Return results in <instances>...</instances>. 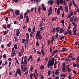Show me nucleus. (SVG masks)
<instances>
[{
  "label": "nucleus",
  "instance_id": "obj_30",
  "mask_svg": "<svg viewBox=\"0 0 79 79\" xmlns=\"http://www.w3.org/2000/svg\"><path fill=\"white\" fill-rule=\"evenodd\" d=\"M14 47L15 50L17 49V44H14Z\"/></svg>",
  "mask_w": 79,
  "mask_h": 79
},
{
  "label": "nucleus",
  "instance_id": "obj_40",
  "mask_svg": "<svg viewBox=\"0 0 79 79\" xmlns=\"http://www.w3.org/2000/svg\"><path fill=\"white\" fill-rule=\"evenodd\" d=\"M33 66L31 65V68H30L31 71H33Z\"/></svg>",
  "mask_w": 79,
  "mask_h": 79
},
{
  "label": "nucleus",
  "instance_id": "obj_60",
  "mask_svg": "<svg viewBox=\"0 0 79 79\" xmlns=\"http://www.w3.org/2000/svg\"><path fill=\"white\" fill-rule=\"evenodd\" d=\"M42 8L43 10L44 11H45L46 10V8H45V7H43Z\"/></svg>",
  "mask_w": 79,
  "mask_h": 79
},
{
  "label": "nucleus",
  "instance_id": "obj_62",
  "mask_svg": "<svg viewBox=\"0 0 79 79\" xmlns=\"http://www.w3.org/2000/svg\"><path fill=\"white\" fill-rule=\"evenodd\" d=\"M22 53H24V49L23 48H22Z\"/></svg>",
  "mask_w": 79,
  "mask_h": 79
},
{
  "label": "nucleus",
  "instance_id": "obj_14",
  "mask_svg": "<svg viewBox=\"0 0 79 79\" xmlns=\"http://www.w3.org/2000/svg\"><path fill=\"white\" fill-rule=\"evenodd\" d=\"M67 31H69V35L71 36L73 35L72 34V31H71V30H68Z\"/></svg>",
  "mask_w": 79,
  "mask_h": 79
},
{
  "label": "nucleus",
  "instance_id": "obj_8",
  "mask_svg": "<svg viewBox=\"0 0 79 79\" xmlns=\"http://www.w3.org/2000/svg\"><path fill=\"white\" fill-rule=\"evenodd\" d=\"M36 28L35 27V26H34L33 27V28L32 29V33H34V32L35 31Z\"/></svg>",
  "mask_w": 79,
  "mask_h": 79
},
{
  "label": "nucleus",
  "instance_id": "obj_3",
  "mask_svg": "<svg viewBox=\"0 0 79 79\" xmlns=\"http://www.w3.org/2000/svg\"><path fill=\"white\" fill-rule=\"evenodd\" d=\"M36 39H38L39 40H42V36L41 35H36Z\"/></svg>",
  "mask_w": 79,
  "mask_h": 79
},
{
  "label": "nucleus",
  "instance_id": "obj_12",
  "mask_svg": "<svg viewBox=\"0 0 79 79\" xmlns=\"http://www.w3.org/2000/svg\"><path fill=\"white\" fill-rule=\"evenodd\" d=\"M59 31L60 33H63V32L64 31V30L62 28H60L59 30Z\"/></svg>",
  "mask_w": 79,
  "mask_h": 79
},
{
  "label": "nucleus",
  "instance_id": "obj_20",
  "mask_svg": "<svg viewBox=\"0 0 79 79\" xmlns=\"http://www.w3.org/2000/svg\"><path fill=\"white\" fill-rule=\"evenodd\" d=\"M58 52V50H56L52 52L53 54H55V53H56Z\"/></svg>",
  "mask_w": 79,
  "mask_h": 79
},
{
  "label": "nucleus",
  "instance_id": "obj_1",
  "mask_svg": "<svg viewBox=\"0 0 79 79\" xmlns=\"http://www.w3.org/2000/svg\"><path fill=\"white\" fill-rule=\"evenodd\" d=\"M21 69H22V71L24 73V72H25L27 70V67H26V66H25L23 67V65H21Z\"/></svg>",
  "mask_w": 79,
  "mask_h": 79
},
{
  "label": "nucleus",
  "instance_id": "obj_32",
  "mask_svg": "<svg viewBox=\"0 0 79 79\" xmlns=\"http://www.w3.org/2000/svg\"><path fill=\"white\" fill-rule=\"evenodd\" d=\"M33 34H34V33H32V32H31L30 34V38H32V35Z\"/></svg>",
  "mask_w": 79,
  "mask_h": 79
},
{
  "label": "nucleus",
  "instance_id": "obj_63",
  "mask_svg": "<svg viewBox=\"0 0 79 79\" xmlns=\"http://www.w3.org/2000/svg\"><path fill=\"white\" fill-rule=\"evenodd\" d=\"M72 23L73 26H76V23L74 22H72Z\"/></svg>",
  "mask_w": 79,
  "mask_h": 79
},
{
  "label": "nucleus",
  "instance_id": "obj_2",
  "mask_svg": "<svg viewBox=\"0 0 79 79\" xmlns=\"http://www.w3.org/2000/svg\"><path fill=\"white\" fill-rule=\"evenodd\" d=\"M14 31H15V32H16V35L17 37H18L19 36L20 34V31H19V29H17L16 30L15 29Z\"/></svg>",
  "mask_w": 79,
  "mask_h": 79
},
{
  "label": "nucleus",
  "instance_id": "obj_31",
  "mask_svg": "<svg viewBox=\"0 0 79 79\" xmlns=\"http://www.w3.org/2000/svg\"><path fill=\"white\" fill-rule=\"evenodd\" d=\"M72 69L71 68L68 69H67V71L68 73H70L71 72V71Z\"/></svg>",
  "mask_w": 79,
  "mask_h": 79
},
{
  "label": "nucleus",
  "instance_id": "obj_36",
  "mask_svg": "<svg viewBox=\"0 0 79 79\" xmlns=\"http://www.w3.org/2000/svg\"><path fill=\"white\" fill-rule=\"evenodd\" d=\"M77 19H78L77 17H75L74 19V21L77 22Z\"/></svg>",
  "mask_w": 79,
  "mask_h": 79
},
{
  "label": "nucleus",
  "instance_id": "obj_59",
  "mask_svg": "<svg viewBox=\"0 0 79 79\" xmlns=\"http://www.w3.org/2000/svg\"><path fill=\"white\" fill-rule=\"evenodd\" d=\"M44 30V27H41L40 28V31H42Z\"/></svg>",
  "mask_w": 79,
  "mask_h": 79
},
{
  "label": "nucleus",
  "instance_id": "obj_38",
  "mask_svg": "<svg viewBox=\"0 0 79 79\" xmlns=\"http://www.w3.org/2000/svg\"><path fill=\"white\" fill-rule=\"evenodd\" d=\"M28 31L29 32H31V28L30 27L28 29Z\"/></svg>",
  "mask_w": 79,
  "mask_h": 79
},
{
  "label": "nucleus",
  "instance_id": "obj_27",
  "mask_svg": "<svg viewBox=\"0 0 79 79\" xmlns=\"http://www.w3.org/2000/svg\"><path fill=\"white\" fill-rule=\"evenodd\" d=\"M55 41V36H53L51 39V42H53V41Z\"/></svg>",
  "mask_w": 79,
  "mask_h": 79
},
{
  "label": "nucleus",
  "instance_id": "obj_57",
  "mask_svg": "<svg viewBox=\"0 0 79 79\" xmlns=\"http://www.w3.org/2000/svg\"><path fill=\"white\" fill-rule=\"evenodd\" d=\"M29 38H27V37H26V41H29Z\"/></svg>",
  "mask_w": 79,
  "mask_h": 79
},
{
  "label": "nucleus",
  "instance_id": "obj_47",
  "mask_svg": "<svg viewBox=\"0 0 79 79\" xmlns=\"http://www.w3.org/2000/svg\"><path fill=\"white\" fill-rule=\"evenodd\" d=\"M26 42V39H23L22 40V43H24Z\"/></svg>",
  "mask_w": 79,
  "mask_h": 79
},
{
  "label": "nucleus",
  "instance_id": "obj_6",
  "mask_svg": "<svg viewBox=\"0 0 79 79\" xmlns=\"http://www.w3.org/2000/svg\"><path fill=\"white\" fill-rule=\"evenodd\" d=\"M27 64V61H24L23 65L24 66H26Z\"/></svg>",
  "mask_w": 79,
  "mask_h": 79
},
{
  "label": "nucleus",
  "instance_id": "obj_25",
  "mask_svg": "<svg viewBox=\"0 0 79 79\" xmlns=\"http://www.w3.org/2000/svg\"><path fill=\"white\" fill-rule=\"evenodd\" d=\"M65 69H66V68L64 67H63L62 69V70L63 71V72L64 73H65V72H66V71L65 70Z\"/></svg>",
  "mask_w": 79,
  "mask_h": 79
},
{
  "label": "nucleus",
  "instance_id": "obj_11",
  "mask_svg": "<svg viewBox=\"0 0 79 79\" xmlns=\"http://www.w3.org/2000/svg\"><path fill=\"white\" fill-rule=\"evenodd\" d=\"M41 52L42 55H43V56H45V52H44V50H41Z\"/></svg>",
  "mask_w": 79,
  "mask_h": 79
},
{
  "label": "nucleus",
  "instance_id": "obj_46",
  "mask_svg": "<svg viewBox=\"0 0 79 79\" xmlns=\"http://www.w3.org/2000/svg\"><path fill=\"white\" fill-rule=\"evenodd\" d=\"M55 37V39H58V34L56 33Z\"/></svg>",
  "mask_w": 79,
  "mask_h": 79
},
{
  "label": "nucleus",
  "instance_id": "obj_9",
  "mask_svg": "<svg viewBox=\"0 0 79 79\" xmlns=\"http://www.w3.org/2000/svg\"><path fill=\"white\" fill-rule=\"evenodd\" d=\"M26 18V22L29 23V17H28V16H27Z\"/></svg>",
  "mask_w": 79,
  "mask_h": 79
},
{
  "label": "nucleus",
  "instance_id": "obj_17",
  "mask_svg": "<svg viewBox=\"0 0 79 79\" xmlns=\"http://www.w3.org/2000/svg\"><path fill=\"white\" fill-rule=\"evenodd\" d=\"M74 16H73L70 18V21L71 22L73 21V22H74Z\"/></svg>",
  "mask_w": 79,
  "mask_h": 79
},
{
  "label": "nucleus",
  "instance_id": "obj_53",
  "mask_svg": "<svg viewBox=\"0 0 79 79\" xmlns=\"http://www.w3.org/2000/svg\"><path fill=\"white\" fill-rule=\"evenodd\" d=\"M24 61H27V56H25L24 57Z\"/></svg>",
  "mask_w": 79,
  "mask_h": 79
},
{
  "label": "nucleus",
  "instance_id": "obj_51",
  "mask_svg": "<svg viewBox=\"0 0 79 79\" xmlns=\"http://www.w3.org/2000/svg\"><path fill=\"white\" fill-rule=\"evenodd\" d=\"M28 14H29V13L31 12V10H27V12H26Z\"/></svg>",
  "mask_w": 79,
  "mask_h": 79
},
{
  "label": "nucleus",
  "instance_id": "obj_13",
  "mask_svg": "<svg viewBox=\"0 0 79 79\" xmlns=\"http://www.w3.org/2000/svg\"><path fill=\"white\" fill-rule=\"evenodd\" d=\"M7 64H8V61H6L4 64H2V67H4V66H5V65H7Z\"/></svg>",
  "mask_w": 79,
  "mask_h": 79
},
{
  "label": "nucleus",
  "instance_id": "obj_43",
  "mask_svg": "<svg viewBox=\"0 0 79 79\" xmlns=\"http://www.w3.org/2000/svg\"><path fill=\"white\" fill-rule=\"evenodd\" d=\"M40 68H41V69H45L44 68V66L43 65H41V66L40 67Z\"/></svg>",
  "mask_w": 79,
  "mask_h": 79
},
{
  "label": "nucleus",
  "instance_id": "obj_48",
  "mask_svg": "<svg viewBox=\"0 0 79 79\" xmlns=\"http://www.w3.org/2000/svg\"><path fill=\"white\" fill-rule=\"evenodd\" d=\"M61 23L63 24H64V20H62L61 21Z\"/></svg>",
  "mask_w": 79,
  "mask_h": 79
},
{
  "label": "nucleus",
  "instance_id": "obj_24",
  "mask_svg": "<svg viewBox=\"0 0 79 79\" xmlns=\"http://www.w3.org/2000/svg\"><path fill=\"white\" fill-rule=\"evenodd\" d=\"M65 9L67 12H68V6H66Z\"/></svg>",
  "mask_w": 79,
  "mask_h": 79
},
{
  "label": "nucleus",
  "instance_id": "obj_52",
  "mask_svg": "<svg viewBox=\"0 0 79 79\" xmlns=\"http://www.w3.org/2000/svg\"><path fill=\"white\" fill-rule=\"evenodd\" d=\"M8 20V17H6L5 18V21H6V22H7Z\"/></svg>",
  "mask_w": 79,
  "mask_h": 79
},
{
  "label": "nucleus",
  "instance_id": "obj_42",
  "mask_svg": "<svg viewBox=\"0 0 79 79\" xmlns=\"http://www.w3.org/2000/svg\"><path fill=\"white\" fill-rule=\"evenodd\" d=\"M27 12H25L24 14V17L25 18H26V16H26V15H27Z\"/></svg>",
  "mask_w": 79,
  "mask_h": 79
},
{
  "label": "nucleus",
  "instance_id": "obj_54",
  "mask_svg": "<svg viewBox=\"0 0 79 79\" xmlns=\"http://www.w3.org/2000/svg\"><path fill=\"white\" fill-rule=\"evenodd\" d=\"M59 2H60V1H59V0H58L57 1V4L58 6H59V5H60V3H59Z\"/></svg>",
  "mask_w": 79,
  "mask_h": 79
},
{
  "label": "nucleus",
  "instance_id": "obj_44",
  "mask_svg": "<svg viewBox=\"0 0 79 79\" xmlns=\"http://www.w3.org/2000/svg\"><path fill=\"white\" fill-rule=\"evenodd\" d=\"M59 72H57L56 71V72H55V74H56V76H57V75H58L59 74Z\"/></svg>",
  "mask_w": 79,
  "mask_h": 79
},
{
  "label": "nucleus",
  "instance_id": "obj_16",
  "mask_svg": "<svg viewBox=\"0 0 79 79\" xmlns=\"http://www.w3.org/2000/svg\"><path fill=\"white\" fill-rule=\"evenodd\" d=\"M53 11V10H52V7L51 6L49 10L48 11V12H50L49 13H52Z\"/></svg>",
  "mask_w": 79,
  "mask_h": 79
},
{
  "label": "nucleus",
  "instance_id": "obj_45",
  "mask_svg": "<svg viewBox=\"0 0 79 79\" xmlns=\"http://www.w3.org/2000/svg\"><path fill=\"white\" fill-rule=\"evenodd\" d=\"M64 39V37L63 36H61L60 37V40H63V39Z\"/></svg>",
  "mask_w": 79,
  "mask_h": 79
},
{
  "label": "nucleus",
  "instance_id": "obj_55",
  "mask_svg": "<svg viewBox=\"0 0 79 79\" xmlns=\"http://www.w3.org/2000/svg\"><path fill=\"white\" fill-rule=\"evenodd\" d=\"M36 43V45H37V46H38V47H39V42H38V41H37Z\"/></svg>",
  "mask_w": 79,
  "mask_h": 79
},
{
  "label": "nucleus",
  "instance_id": "obj_19",
  "mask_svg": "<svg viewBox=\"0 0 79 79\" xmlns=\"http://www.w3.org/2000/svg\"><path fill=\"white\" fill-rule=\"evenodd\" d=\"M48 3H50L51 5H52V4L53 3V1L52 0H51L48 2Z\"/></svg>",
  "mask_w": 79,
  "mask_h": 79
},
{
  "label": "nucleus",
  "instance_id": "obj_34",
  "mask_svg": "<svg viewBox=\"0 0 79 79\" xmlns=\"http://www.w3.org/2000/svg\"><path fill=\"white\" fill-rule=\"evenodd\" d=\"M62 49H63L64 52H65V51H67V50H68V49H66L64 48H62Z\"/></svg>",
  "mask_w": 79,
  "mask_h": 79
},
{
  "label": "nucleus",
  "instance_id": "obj_50",
  "mask_svg": "<svg viewBox=\"0 0 79 79\" xmlns=\"http://www.w3.org/2000/svg\"><path fill=\"white\" fill-rule=\"evenodd\" d=\"M57 62H58V61H57V62H56V60L55 61V63H54V66H56V64H57Z\"/></svg>",
  "mask_w": 79,
  "mask_h": 79
},
{
  "label": "nucleus",
  "instance_id": "obj_58",
  "mask_svg": "<svg viewBox=\"0 0 79 79\" xmlns=\"http://www.w3.org/2000/svg\"><path fill=\"white\" fill-rule=\"evenodd\" d=\"M21 73V72L20 71H19L18 70H17V72H16V73H17L18 74H19Z\"/></svg>",
  "mask_w": 79,
  "mask_h": 79
},
{
  "label": "nucleus",
  "instance_id": "obj_22",
  "mask_svg": "<svg viewBox=\"0 0 79 79\" xmlns=\"http://www.w3.org/2000/svg\"><path fill=\"white\" fill-rule=\"evenodd\" d=\"M14 39L15 40V42H18V39H17V38L16 36H15L14 37Z\"/></svg>",
  "mask_w": 79,
  "mask_h": 79
},
{
  "label": "nucleus",
  "instance_id": "obj_28",
  "mask_svg": "<svg viewBox=\"0 0 79 79\" xmlns=\"http://www.w3.org/2000/svg\"><path fill=\"white\" fill-rule=\"evenodd\" d=\"M40 31L39 30L38 31H37V33L36 34V35H40Z\"/></svg>",
  "mask_w": 79,
  "mask_h": 79
},
{
  "label": "nucleus",
  "instance_id": "obj_35",
  "mask_svg": "<svg viewBox=\"0 0 79 79\" xmlns=\"http://www.w3.org/2000/svg\"><path fill=\"white\" fill-rule=\"evenodd\" d=\"M73 66L74 68H76V64L75 63H74L73 64Z\"/></svg>",
  "mask_w": 79,
  "mask_h": 79
},
{
  "label": "nucleus",
  "instance_id": "obj_15",
  "mask_svg": "<svg viewBox=\"0 0 79 79\" xmlns=\"http://www.w3.org/2000/svg\"><path fill=\"white\" fill-rule=\"evenodd\" d=\"M76 29H75V30L73 31V35H76Z\"/></svg>",
  "mask_w": 79,
  "mask_h": 79
},
{
  "label": "nucleus",
  "instance_id": "obj_23",
  "mask_svg": "<svg viewBox=\"0 0 79 79\" xmlns=\"http://www.w3.org/2000/svg\"><path fill=\"white\" fill-rule=\"evenodd\" d=\"M40 10H41V8L40 7L38 9V12H39V14H40Z\"/></svg>",
  "mask_w": 79,
  "mask_h": 79
},
{
  "label": "nucleus",
  "instance_id": "obj_26",
  "mask_svg": "<svg viewBox=\"0 0 79 79\" xmlns=\"http://www.w3.org/2000/svg\"><path fill=\"white\" fill-rule=\"evenodd\" d=\"M28 74V70H27L25 73H24V75L25 76H27Z\"/></svg>",
  "mask_w": 79,
  "mask_h": 79
},
{
  "label": "nucleus",
  "instance_id": "obj_56",
  "mask_svg": "<svg viewBox=\"0 0 79 79\" xmlns=\"http://www.w3.org/2000/svg\"><path fill=\"white\" fill-rule=\"evenodd\" d=\"M26 35H27V37L29 38V34L27 33H26Z\"/></svg>",
  "mask_w": 79,
  "mask_h": 79
},
{
  "label": "nucleus",
  "instance_id": "obj_49",
  "mask_svg": "<svg viewBox=\"0 0 79 79\" xmlns=\"http://www.w3.org/2000/svg\"><path fill=\"white\" fill-rule=\"evenodd\" d=\"M69 34V31H67L64 34V35H66L67 34Z\"/></svg>",
  "mask_w": 79,
  "mask_h": 79
},
{
  "label": "nucleus",
  "instance_id": "obj_18",
  "mask_svg": "<svg viewBox=\"0 0 79 79\" xmlns=\"http://www.w3.org/2000/svg\"><path fill=\"white\" fill-rule=\"evenodd\" d=\"M11 44H12V42L11 41H10L7 44L8 47H10V46H11Z\"/></svg>",
  "mask_w": 79,
  "mask_h": 79
},
{
  "label": "nucleus",
  "instance_id": "obj_64",
  "mask_svg": "<svg viewBox=\"0 0 79 79\" xmlns=\"http://www.w3.org/2000/svg\"><path fill=\"white\" fill-rule=\"evenodd\" d=\"M76 66H77V68H79V63H77Z\"/></svg>",
  "mask_w": 79,
  "mask_h": 79
},
{
  "label": "nucleus",
  "instance_id": "obj_4",
  "mask_svg": "<svg viewBox=\"0 0 79 79\" xmlns=\"http://www.w3.org/2000/svg\"><path fill=\"white\" fill-rule=\"evenodd\" d=\"M55 61V58H52L51 59V60H49V62L50 63H51L52 64H54V62Z\"/></svg>",
  "mask_w": 79,
  "mask_h": 79
},
{
  "label": "nucleus",
  "instance_id": "obj_29",
  "mask_svg": "<svg viewBox=\"0 0 79 79\" xmlns=\"http://www.w3.org/2000/svg\"><path fill=\"white\" fill-rule=\"evenodd\" d=\"M11 24H9L7 25V28H8V29H10V27H11Z\"/></svg>",
  "mask_w": 79,
  "mask_h": 79
},
{
  "label": "nucleus",
  "instance_id": "obj_7",
  "mask_svg": "<svg viewBox=\"0 0 79 79\" xmlns=\"http://www.w3.org/2000/svg\"><path fill=\"white\" fill-rule=\"evenodd\" d=\"M61 77H62V79H64L66 77V75L65 74H62L60 75Z\"/></svg>",
  "mask_w": 79,
  "mask_h": 79
},
{
  "label": "nucleus",
  "instance_id": "obj_10",
  "mask_svg": "<svg viewBox=\"0 0 79 79\" xmlns=\"http://www.w3.org/2000/svg\"><path fill=\"white\" fill-rule=\"evenodd\" d=\"M15 13L16 15H17V16H18L19 15V10H17L15 12Z\"/></svg>",
  "mask_w": 79,
  "mask_h": 79
},
{
  "label": "nucleus",
  "instance_id": "obj_33",
  "mask_svg": "<svg viewBox=\"0 0 79 79\" xmlns=\"http://www.w3.org/2000/svg\"><path fill=\"white\" fill-rule=\"evenodd\" d=\"M36 52L37 53V54H38L39 55H41L42 54L41 53V52H40L39 51H37Z\"/></svg>",
  "mask_w": 79,
  "mask_h": 79
},
{
  "label": "nucleus",
  "instance_id": "obj_39",
  "mask_svg": "<svg viewBox=\"0 0 79 79\" xmlns=\"http://www.w3.org/2000/svg\"><path fill=\"white\" fill-rule=\"evenodd\" d=\"M60 3L61 4H63L64 3V1H63V0H60Z\"/></svg>",
  "mask_w": 79,
  "mask_h": 79
},
{
  "label": "nucleus",
  "instance_id": "obj_41",
  "mask_svg": "<svg viewBox=\"0 0 79 79\" xmlns=\"http://www.w3.org/2000/svg\"><path fill=\"white\" fill-rule=\"evenodd\" d=\"M23 14H20V18H21V19H23Z\"/></svg>",
  "mask_w": 79,
  "mask_h": 79
},
{
  "label": "nucleus",
  "instance_id": "obj_61",
  "mask_svg": "<svg viewBox=\"0 0 79 79\" xmlns=\"http://www.w3.org/2000/svg\"><path fill=\"white\" fill-rule=\"evenodd\" d=\"M3 57L4 58H6V55L4 54L3 55Z\"/></svg>",
  "mask_w": 79,
  "mask_h": 79
},
{
  "label": "nucleus",
  "instance_id": "obj_37",
  "mask_svg": "<svg viewBox=\"0 0 79 79\" xmlns=\"http://www.w3.org/2000/svg\"><path fill=\"white\" fill-rule=\"evenodd\" d=\"M71 74V73H69V79H71V76H70Z\"/></svg>",
  "mask_w": 79,
  "mask_h": 79
},
{
  "label": "nucleus",
  "instance_id": "obj_21",
  "mask_svg": "<svg viewBox=\"0 0 79 79\" xmlns=\"http://www.w3.org/2000/svg\"><path fill=\"white\" fill-rule=\"evenodd\" d=\"M60 8H58L57 11V13L58 15H60Z\"/></svg>",
  "mask_w": 79,
  "mask_h": 79
},
{
  "label": "nucleus",
  "instance_id": "obj_5",
  "mask_svg": "<svg viewBox=\"0 0 79 79\" xmlns=\"http://www.w3.org/2000/svg\"><path fill=\"white\" fill-rule=\"evenodd\" d=\"M48 64L47 65V67L48 68H50V66H53V64H52L51 63H50L49 62Z\"/></svg>",
  "mask_w": 79,
  "mask_h": 79
}]
</instances>
